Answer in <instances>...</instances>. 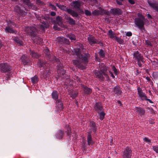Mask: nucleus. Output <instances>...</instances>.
Masks as SVG:
<instances>
[{
	"instance_id": "c03bdc74",
	"label": "nucleus",
	"mask_w": 158,
	"mask_h": 158,
	"mask_svg": "<svg viewBox=\"0 0 158 158\" xmlns=\"http://www.w3.org/2000/svg\"><path fill=\"white\" fill-rule=\"evenodd\" d=\"M115 39L120 44H123L124 41L121 38L116 36Z\"/></svg>"
},
{
	"instance_id": "393cba45",
	"label": "nucleus",
	"mask_w": 158,
	"mask_h": 158,
	"mask_svg": "<svg viewBox=\"0 0 158 158\" xmlns=\"http://www.w3.org/2000/svg\"><path fill=\"white\" fill-rule=\"evenodd\" d=\"M64 130H59L56 134V138L59 139H62L64 135Z\"/></svg>"
},
{
	"instance_id": "f03ea898",
	"label": "nucleus",
	"mask_w": 158,
	"mask_h": 158,
	"mask_svg": "<svg viewBox=\"0 0 158 158\" xmlns=\"http://www.w3.org/2000/svg\"><path fill=\"white\" fill-rule=\"evenodd\" d=\"M24 31L31 37L32 40L37 44H41L43 43V39L40 37L38 35V32L37 29L35 27H25Z\"/></svg>"
},
{
	"instance_id": "774afa93",
	"label": "nucleus",
	"mask_w": 158,
	"mask_h": 158,
	"mask_svg": "<svg viewBox=\"0 0 158 158\" xmlns=\"http://www.w3.org/2000/svg\"><path fill=\"white\" fill-rule=\"evenodd\" d=\"M7 77H6V79L7 80L10 79V73H8L7 74Z\"/></svg>"
},
{
	"instance_id": "0e129e2a",
	"label": "nucleus",
	"mask_w": 158,
	"mask_h": 158,
	"mask_svg": "<svg viewBox=\"0 0 158 158\" xmlns=\"http://www.w3.org/2000/svg\"><path fill=\"white\" fill-rule=\"evenodd\" d=\"M50 6L51 7V8L53 10H57V9L56 6H54V5L50 4Z\"/></svg>"
},
{
	"instance_id": "7c9ffc66",
	"label": "nucleus",
	"mask_w": 158,
	"mask_h": 158,
	"mask_svg": "<svg viewBox=\"0 0 158 158\" xmlns=\"http://www.w3.org/2000/svg\"><path fill=\"white\" fill-rule=\"evenodd\" d=\"M73 7L75 9H79L81 6V4L80 1H73Z\"/></svg>"
},
{
	"instance_id": "f8f14e48",
	"label": "nucleus",
	"mask_w": 158,
	"mask_h": 158,
	"mask_svg": "<svg viewBox=\"0 0 158 158\" xmlns=\"http://www.w3.org/2000/svg\"><path fill=\"white\" fill-rule=\"evenodd\" d=\"M94 108L97 112L104 110V109L101 102H96L94 105Z\"/></svg>"
},
{
	"instance_id": "4c0bfd02",
	"label": "nucleus",
	"mask_w": 158,
	"mask_h": 158,
	"mask_svg": "<svg viewBox=\"0 0 158 158\" xmlns=\"http://www.w3.org/2000/svg\"><path fill=\"white\" fill-rule=\"evenodd\" d=\"M5 30L6 32L10 33H15V31L10 26H7L6 27Z\"/></svg>"
},
{
	"instance_id": "13d9d810",
	"label": "nucleus",
	"mask_w": 158,
	"mask_h": 158,
	"mask_svg": "<svg viewBox=\"0 0 158 158\" xmlns=\"http://www.w3.org/2000/svg\"><path fill=\"white\" fill-rule=\"evenodd\" d=\"M138 16L139 17L138 18H140L142 19H145L144 16L141 14L138 13Z\"/></svg>"
},
{
	"instance_id": "f704fd0d",
	"label": "nucleus",
	"mask_w": 158,
	"mask_h": 158,
	"mask_svg": "<svg viewBox=\"0 0 158 158\" xmlns=\"http://www.w3.org/2000/svg\"><path fill=\"white\" fill-rule=\"evenodd\" d=\"M51 73L49 70H45L43 73V76L44 78H47L50 75Z\"/></svg>"
},
{
	"instance_id": "dca6fc26",
	"label": "nucleus",
	"mask_w": 158,
	"mask_h": 158,
	"mask_svg": "<svg viewBox=\"0 0 158 158\" xmlns=\"http://www.w3.org/2000/svg\"><path fill=\"white\" fill-rule=\"evenodd\" d=\"M15 12L18 14L20 16L24 17L26 14L27 13L21 9L18 6H16L14 9Z\"/></svg>"
},
{
	"instance_id": "c756f323",
	"label": "nucleus",
	"mask_w": 158,
	"mask_h": 158,
	"mask_svg": "<svg viewBox=\"0 0 158 158\" xmlns=\"http://www.w3.org/2000/svg\"><path fill=\"white\" fill-rule=\"evenodd\" d=\"M99 116V118L102 121L104 118L105 116L106 115V113L104 112L103 110L99 111L97 112Z\"/></svg>"
},
{
	"instance_id": "7ed1b4c3",
	"label": "nucleus",
	"mask_w": 158,
	"mask_h": 158,
	"mask_svg": "<svg viewBox=\"0 0 158 158\" xmlns=\"http://www.w3.org/2000/svg\"><path fill=\"white\" fill-rule=\"evenodd\" d=\"M108 67L104 65L102 66L99 70H95L94 72L95 77L100 81H104L106 78V80H109V77L108 74Z\"/></svg>"
},
{
	"instance_id": "69168bd1",
	"label": "nucleus",
	"mask_w": 158,
	"mask_h": 158,
	"mask_svg": "<svg viewBox=\"0 0 158 158\" xmlns=\"http://www.w3.org/2000/svg\"><path fill=\"white\" fill-rule=\"evenodd\" d=\"M69 8H68L66 6H64V7H63L62 10H63L64 11H67L68 13V10Z\"/></svg>"
},
{
	"instance_id": "bf43d9fd",
	"label": "nucleus",
	"mask_w": 158,
	"mask_h": 158,
	"mask_svg": "<svg viewBox=\"0 0 158 158\" xmlns=\"http://www.w3.org/2000/svg\"><path fill=\"white\" fill-rule=\"evenodd\" d=\"M143 140L146 143H151V140L149 139H148L147 138L145 137L143 139Z\"/></svg>"
},
{
	"instance_id": "5701e85b",
	"label": "nucleus",
	"mask_w": 158,
	"mask_h": 158,
	"mask_svg": "<svg viewBox=\"0 0 158 158\" xmlns=\"http://www.w3.org/2000/svg\"><path fill=\"white\" fill-rule=\"evenodd\" d=\"M30 54L31 56L33 58L38 59L40 56V55L37 52H35L34 50H30Z\"/></svg>"
},
{
	"instance_id": "a18cd8bd",
	"label": "nucleus",
	"mask_w": 158,
	"mask_h": 158,
	"mask_svg": "<svg viewBox=\"0 0 158 158\" xmlns=\"http://www.w3.org/2000/svg\"><path fill=\"white\" fill-rule=\"evenodd\" d=\"M152 76L154 79H158V71L153 72L152 73Z\"/></svg>"
},
{
	"instance_id": "4468645a",
	"label": "nucleus",
	"mask_w": 158,
	"mask_h": 158,
	"mask_svg": "<svg viewBox=\"0 0 158 158\" xmlns=\"http://www.w3.org/2000/svg\"><path fill=\"white\" fill-rule=\"evenodd\" d=\"M87 40L89 44L92 46H93L95 44H99L100 42L95 38L93 36H90L88 37Z\"/></svg>"
},
{
	"instance_id": "e433bc0d",
	"label": "nucleus",
	"mask_w": 158,
	"mask_h": 158,
	"mask_svg": "<svg viewBox=\"0 0 158 158\" xmlns=\"http://www.w3.org/2000/svg\"><path fill=\"white\" fill-rule=\"evenodd\" d=\"M115 33L112 31L111 30H109L108 31V35L109 36V37L110 38L113 39L114 38L115 39L116 36L115 35Z\"/></svg>"
},
{
	"instance_id": "603ef678",
	"label": "nucleus",
	"mask_w": 158,
	"mask_h": 158,
	"mask_svg": "<svg viewBox=\"0 0 158 158\" xmlns=\"http://www.w3.org/2000/svg\"><path fill=\"white\" fill-rule=\"evenodd\" d=\"M7 25L8 26H11V25H14L15 23L14 22H12L10 20H9L7 21Z\"/></svg>"
},
{
	"instance_id": "f257e3e1",
	"label": "nucleus",
	"mask_w": 158,
	"mask_h": 158,
	"mask_svg": "<svg viewBox=\"0 0 158 158\" xmlns=\"http://www.w3.org/2000/svg\"><path fill=\"white\" fill-rule=\"evenodd\" d=\"M90 56L88 52L84 53L81 54L78 59L73 60V63L78 68L82 70L85 69L86 67L83 64L86 65L88 64Z\"/></svg>"
},
{
	"instance_id": "052dcab7",
	"label": "nucleus",
	"mask_w": 158,
	"mask_h": 158,
	"mask_svg": "<svg viewBox=\"0 0 158 158\" xmlns=\"http://www.w3.org/2000/svg\"><path fill=\"white\" fill-rule=\"evenodd\" d=\"M74 91L73 89H71L68 91L69 94L70 95V97L72 96V94Z\"/></svg>"
},
{
	"instance_id": "c85d7f7f",
	"label": "nucleus",
	"mask_w": 158,
	"mask_h": 158,
	"mask_svg": "<svg viewBox=\"0 0 158 158\" xmlns=\"http://www.w3.org/2000/svg\"><path fill=\"white\" fill-rule=\"evenodd\" d=\"M74 54L77 56V57L78 58L81 56V50L80 48H77L74 49Z\"/></svg>"
},
{
	"instance_id": "a211bd4d",
	"label": "nucleus",
	"mask_w": 158,
	"mask_h": 158,
	"mask_svg": "<svg viewBox=\"0 0 158 158\" xmlns=\"http://www.w3.org/2000/svg\"><path fill=\"white\" fill-rule=\"evenodd\" d=\"M102 13L107 15H108L109 13L108 11L105 10L103 9H101L100 11L98 10H94L93 11L92 14L94 15H102Z\"/></svg>"
},
{
	"instance_id": "de8ad7c7",
	"label": "nucleus",
	"mask_w": 158,
	"mask_h": 158,
	"mask_svg": "<svg viewBox=\"0 0 158 158\" xmlns=\"http://www.w3.org/2000/svg\"><path fill=\"white\" fill-rule=\"evenodd\" d=\"M112 69L116 75H117L118 74L119 72L117 70L114 66H112Z\"/></svg>"
},
{
	"instance_id": "37998d69",
	"label": "nucleus",
	"mask_w": 158,
	"mask_h": 158,
	"mask_svg": "<svg viewBox=\"0 0 158 158\" xmlns=\"http://www.w3.org/2000/svg\"><path fill=\"white\" fill-rule=\"evenodd\" d=\"M23 1L25 4L28 7L30 8L32 7L33 4L31 3L30 0H23Z\"/></svg>"
},
{
	"instance_id": "aec40b11",
	"label": "nucleus",
	"mask_w": 158,
	"mask_h": 158,
	"mask_svg": "<svg viewBox=\"0 0 158 158\" xmlns=\"http://www.w3.org/2000/svg\"><path fill=\"white\" fill-rule=\"evenodd\" d=\"M90 127L91 128L90 130L91 131H92L94 134H95L97 130V128L96 126V123L93 121L90 122Z\"/></svg>"
},
{
	"instance_id": "a19ab883",
	"label": "nucleus",
	"mask_w": 158,
	"mask_h": 158,
	"mask_svg": "<svg viewBox=\"0 0 158 158\" xmlns=\"http://www.w3.org/2000/svg\"><path fill=\"white\" fill-rule=\"evenodd\" d=\"M67 37L69 38L71 40H76V36L73 34H68L67 35Z\"/></svg>"
},
{
	"instance_id": "79ce46f5",
	"label": "nucleus",
	"mask_w": 158,
	"mask_h": 158,
	"mask_svg": "<svg viewBox=\"0 0 158 158\" xmlns=\"http://www.w3.org/2000/svg\"><path fill=\"white\" fill-rule=\"evenodd\" d=\"M100 57L101 58H103L105 57V52L102 49H100L98 52Z\"/></svg>"
},
{
	"instance_id": "20e7f679",
	"label": "nucleus",
	"mask_w": 158,
	"mask_h": 158,
	"mask_svg": "<svg viewBox=\"0 0 158 158\" xmlns=\"http://www.w3.org/2000/svg\"><path fill=\"white\" fill-rule=\"evenodd\" d=\"M52 62L53 63H56L57 64L56 67L57 73L59 76L62 78H64L65 77L66 79H68L69 76L65 74L66 70L63 69V65L59 59L55 57H54L53 58Z\"/></svg>"
},
{
	"instance_id": "b1692460",
	"label": "nucleus",
	"mask_w": 158,
	"mask_h": 158,
	"mask_svg": "<svg viewBox=\"0 0 158 158\" xmlns=\"http://www.w3.org/2000/svg\"><path fill=\"white\" fill-rule=\"evenodd\" d=\"M35 16L37 19L40 22L42 20H47L48 19V17L42 15H41L35 14Z\"/></svg>"
},
{
	"instance_id": "ea45409f",
	"label": "nucleus",
	"mask_w": 158,
	"mask_h": 158,
	"mask_svg": "<svg viewBox=\"0 0 158 158\" xmlns=\"http://www.w3.org/2000/svg\"><path fill=\"white\" fill-rule=\"evenodd\" d=\"M31 81L33 84L37 83L39 81L38 77L36 75L31 78Z\"/></svg>"
},
{
	"instance_id": "338daca9",
	"label": "nucleus",
	"mask_w": 158,
	"mask_h": 158,
	"mask_svg": "<svg viewBox=\"0 0 158 158\" xmlns=\"http://www.w3.org/2000/svg\"><path fill=\"white\" fill-rule=\"evenodd\" d=\"M132 35V33L131 32H127L126 34V35L127 36H131Z\"/></svg>"
},
{
	"instance_id": "6ab92c4d",
	"label": "nucleus",
	"mask_w": 158,
	"mask_h": 158,
	"mask_svg": "<svg viewBox=\"0 0 158 158\" xmlns=\"http://www.w3.org/2000/svg\"><path fill=\"white\" fill-rule=\"evenodd\" d=\"M122 88L119 86L116 85L114 88L113 91L117 96L120 95L122 93Z\"/></svg>"
},
{
	"instance_id": "e2e57ef3",
	"label": "nucleus",
	"mask_w": 158,
	"mask_h": 158,
	"mask_svg": "<svg viewBox=\"0 0 158 158\" xmlns=\"http://www.w3.org/2000/svg\"><path fill=\"white\" fill-rule=\"evenodd\" d=\"M56 6L58 7L60 9H62V8H63V7H64V5H60V4H59L57 3L56 4Z\"/></svg>"
},
{
	"instance_id": "0eeeda50",
	"label": "nucleus",
	"mask_w": 158,
	"mask_h": 158,
	"mask_svg": "<svg viewBox=\"0 0 158 158\" xmlns=\"http://www.w3.org/2000/svg\"><path fill=\"white\" fill-rule=\"evenodd\" d=\"M132 152L131 148L129 146L124 148L122 152V158H131Z\"/></svg>"
},
{
	"instance_id": "6e6552de",
	"label": "nucleus",
	"mask_w": 158,
	"mask_h": 158,
	"mask_svg": "<svg viewBox=\"0 0 158 158\" xmlns=\"http://www.w3.org/2000/svg\"><path fill=\"white\" fill-rule=\"evenodd\" d=\"M145 19L140 18H136L135 21V25L140 30L142 31L145 30L144 27V20Z\"/></svg>"
},
{
	"instance_id": "58836bf2",
	"label": "nucleus",
	"mask_w": 158,
	"mask_h": 158,
	"mask_svg": "<svg viewBox=\"0 0 158 158\" xmlns=\"http://www.w3.org/2000/svg\"><path fill=\"white\" fill-rule=\"evenodd\" d=\"M17 43L19 44L20 45H22L23 44V41L21 40L18 37H16L13 39Z\"/></svg>"
},
{
	"instance_id": "473e14b6",
	"label": "nucleus",
	"mask_w": 158,
	"mask_h": 158,
	"mask_svg": "<svg viewBox=\"0 0 158 158\" xmlns=\"http://www.w3.org/2000/svg\"><path fill=\"white\" fill-rule=\"evenodd\" d=\"M56 102L57 105L59 106L58 108L60 110H62L63 109V104L62 101L60 99H58L56 100Z\"/></svg>"
},
{
	"instance_id": "8fccbe9b",
	"label": "nucleus",
	"mask_w": 158,
	"mask_h": 158,
	"mask_svg": "<svg viewBox=\"0 0 158 158\" xmlns=\"http://www.w3.org/2000/svg\"><path fill=\"white\" fill-rule=\"evenodd\" d=\"M109 73L110 75L112 77L113 79H114L115 77V76L114 75L112 72L109 69V68L108 67V74Z\"/></svg>"
},
{
	"instance_id": "4be33fe9",
	"label": "nucleus",
	"mask_w": 158,
	"mask_h": 158,
	"mask_svg": "<svg viewBox=\"0 0 158 158\" xmlns=\"http://www.w3.org/2000/svg\"><path fill=\"white\" fill-rule=\"evenodd\" d=\"M138 94L139 96L143 100H144L145 98H147V96L143 92L142 89L139 87L137 88Z\"/></svg>"
},
{
	"instance_id": "ddd939ff",
	"label": "nucleus",
	"mask_w": 158,
	"mask_h": 158,
	"mask_svg": "<svg viewBox=\"0 0 158 158\" xmlns=\"http://www.w3.org/2000/svg\"><path fill=\"white\" fill-rule=\"evenodd\" d=\"M20 60L22 63L24 65H28L30 63L29 58L25 55H23L20 58Z\"/></svg>"
},
{
	"instance_id": "423d86ee",
	"label": "nucleus",
	"mask_w": 158,
	"mask_h": 158,
	"mask_svg": "<svg viewBox=\"0 0 158 158\" xmlns=\"http://www.w3.org/2000/svg\"><path fill=\"white\" fill-rule=\"evenodd\" d=\"M12 70V67L9 64L4 62L0 64V71L2 73H10Z\"/></svg>"
},
{
	"instance_id": "3c124183",
	"label": "nucleus",
	"mask_w": 158,
	"mask_h": 158,
	"mask_svg": "<svg viewBox=\"0 0 158 158\" xmlns=\"http://www.w3.org/2000/svg\"><path fill=\"white\" fill-rule=\"evenodd\" d=\"M145 43L146 45H148V46H150V47H152V45L151 43V42L150 41V40H147L145 41Z\"/></svg>"
},
{
	"instance_id": "49530a36",
	"label": "nucleus",
	"mask_w": 158,
	"mask_h": 158,
	"mask_svg": "<svg viewBox=\"0 0 158 158\" xmlns=\"http://www.w3.org/2000/svg\"><path fill=\"white\" fill-rule=\"evenodd\" d=\"M78 94V92L77 91H74L72 96H71V98H72V99H74L77 96Z\"/></svg>"
},
{
	"instance_id": "9d476101",
	"label": "nucleus",
	"mask_w": 158,
	"mask_h": 158,
	"mask_svg": "<svg viewBox=\"0 0 158 158\" xmlns=\"http://www.w3.org/2000/svg\"><path fill=\"white\" fill-rule=\"evenodd\" d=\"M147 2L150 7L158 12V2L155 0H148Z\"/></svg>"
},
{
	"instance_id": "cd10ccee",
	"label": "nucleus",
	"mask_w": 158,
	"mask_h": 158,
	"mask_svg": "<svg viewBox=\"0 0 158 158\" xmlns=\"http://www.w3.org/2000/svg\"><path fill=\"white\" fill-rule=\"evenodd\" d=\"M112 13L114 15H120L122 14V11L120 9L118 8H114L111 9Z\"/></svg>"
},
{
	"instance_id": "680f3d73",
	"label": "nucleus",
	"mask_w": 158,
	"mask_h": 158,
	"mask_svg": "<svg viewBox=\"0 0 158 158\" xmlns=\"http://www.w3.org/2000/svg\"><path fill=\"white\" fill-rule=\"evenodd\" d=\"M56 6L58 7L60 9H62V8H63V7H64V5H60V4H59L57 3L56 4Z\"/></svg>"
},
{
	"instance_id": "09e8293b",
	"label": "nucleus",
	"mask_w": 158,
	"mask_h": 158,
	"mask_svg": "<svg viewBox=\"0 0 158 158\" xmlns=\"http://www.w3.org/2000/svg\"><path fill=\"white\" fill-rule=\"evenodd\" d=\"M84 12L86 16H89L91 15V11L85 9Z\"/></svg>"
},
{
	"instance_id": "72a5a7b5",
	"label": "nucleus",
	"mask_w": 158,
	"mask_h": 158,
	"mask_svg": "<svg viewBox=\"0 0 158 158\" xmlns=\"http://www.w3.org/2000/svg\"><path fill=\"white\" fill-rule=\"evenodd\" d=\"M46 64V62L41 61L40 60H39L37 63L38 66L40 68L43 67L44 68Z\"/></svg>"
},
{
	"instance_id": "f3484780",
	"label": "nucleus",
	"mask_w": 158,
	"mask_h": 158,
	"mask_svg": "<svg viewBox=\"0 0 158 158\" xmlns=\"http://www.w3.org/2000/svg\"><path fill=\"white\" fill-rule=\"evenodd\" d=\"M81 86L85 95H88L92 93V90L91 89L83 85H81Z\"/></svg>"
},
{
	"instance_id": "bb28decb",
	"label": "nucleus",
	"mask_w": 158,
	"mask_h": 158,
	"mask_svg": "<svg viewBox=\"0 0 158 158\" xmlns=\"http://www.w3.org/2000/svg\"><path fill=\"white\" fill-rule=\"evenodd\" d=\"M68 13L71 15L73 17H77L79 15L77 12L70 9H69L68 10Z\"/></svg>"
},
{
	"instance_id": "5fc2aeb1",
	"label": "nucleus",
	"mask_w": 158,
	"mask_h": 158,
	"mask_svg": "<svg viewBox=\"0 0 158 158\" xmlns=\"http://www.w3.org/2000/svg\"><path fill=\"white\" fill-rule=\"evenodd\" d=\"M71 129L67 130V135L69 136V137H71Z\"/></svg>"
},
{
	"instance_id": "2f4dec72",
	"label": "nucleus",
	"mask_w": 158,
	"mask_h": 158,
	"mask_svg": "<svg viewBox=\"0 0 158 158\" xmlns=\"http://www.w3.org/2000/svg\"><path fill=\"white\" fill-rule=\"evenodd\" d=\"M56 21L58 25L62 27L63 23H62V18L60 16H57L56 17Z\"/></svg>"
},
{
	"instance_id": "9b49d317",
	"label": "nucleus",
	"mask_w": 158,
	"mask_h": 158,
	"mask_svg": "<svg viewBox=\"0 0 158 158\" xmlns=\"http://www.w3.org/2000/svg\"><path fill=\"white\" fill-rule=\"evenodd\" d=\"M56 41L58 44L62 45L65 44H70L69 40L63 37L59 36L57 37L56 38Z\"/></svg>"
},
{
	"instance_id": "412c9836",
	"label": "nucleus",
	"mask_w": 158,
	"mask_h": 158,
	"mask_svg": "<svg viewBox=\"0 0 158 158\" xmlns=\"http://www.w3.org/2000/svg\"><path fill=\"white\" fill-rule=\"evenodd\" d=\"M92 131H90L88 133V135L87 136V140L88 144L89 145H92L94 144V142L93 141L92 138L91 136Z\"/></svg>"
},
{
	"instance_id": "2eb2a0df",
	"label": "nucleus",
	"mask_w": 158,
	"mask_h": 158,
	"mask_svg": "<svg viewBox=\"0 0 158 158\" xmlns=\"http://www.w3.org/2000/svg\"><path fill=\"white\" fill-rule=\"evenodd\" d=\"M135 110L136 114L142 117L145 113V110L144 109L140 107H136L135 108Z\"/></svg>"
},
{
	"instance_id": "4d7b16f0",
	"label": "nucleus",
	"mask_w": 158,
	"mask_h": 158,
	"mask_svg": "<svg viewBox=\"0 0 158 158\" xmlns=\"http://www.w3.org/2000/svg\"><path fill=\"white\" fill-rule=\"evenodd\" d=\"M153 150L156 153H158V146H153Z\"/></svg>"
},
{
	"instance_id": "864d4df0",
	"label": "nucleus",
	"mask_w": 158,
	"mask_h": 158,
	"mask_svg": "<svg viewBox=\"0 0 158 158\" xmlns=\"http://www.w3.org/2000/svg\"><path fill=\"white\" fill-rule=\"evenodd\" d=\"M77 46L78 47H79V48H80V49H81V50H83L84 49V46L81 43H79L77 44Z\"/></svg>"
},
{
	"instance_id": "39448f33",
	"label": "nucleus",
	"mask_w": 158,
	"mask_h": 158,
	"mask_svg": "<svg viewBox=\"0 0 158 158\" xmlns=\"http://www.w3.org/2000/svg\"><path fill=\"white\" fill-rule=\"evenodd\" d=\"M133 59L137 62V64L139 67L143 66V64L145 63L144 59L143 54L138 51H135L133 54Z\"/></svg>"
},
{
	"instance_id": "a878e982",
	"label": "nucleus",
	"mask_w": 158,
	"mask_h": 158,
	"mask_svg": "<svg viewBox=\"0 0 158 158\" xmlns=\"http://www.w3.org/2000/svg\"><path fill=\"white\" fill-rule=\"evenodd\" d=\"M65 19L68 20V23L70 25H73L75 24V21L70 16H67L65 17Z\"/></svg>"
},
{
	"instance_id": "6e6d98bb",
	"label": "nucleus",
	"mask_w": 158,
	"mask_h": 158,
	"mask_svg": "<svg viewBox=\"0 0 158 158\" xmlns=\"http://www.w3.org/2000/svg\"><path fill=\"white\" fill-rule=\"evenodd\" d=\"M46 52H47V53L45 55L46 57H47V58L48 59L50 58V55L49 53L48 52V50H47L45 51Z\"/></svg>"
},
{
	"instance_id": "c9c22d12",
	"label": "nucleus",
	"mask_w": 158,
	"mask_h": 158,
	"mask_svg": "<svg viewBox=\"0 0 158 158\" xmlns=\"http://www.w3.org/2000/svg\"><path fill=\"white\" fill-rule=\"evenodd\" d=\"M52 98L55 100H56L58 99V95L57 92L55 90L52 92Z\"/></svg>"
},
{
	"instance_id": "1a4fd4ad",
	"label": "nucleus",
	"mask_w": 158,
	"mask_h": 158,
	"mask_svg": "<svg viewBox=\"0 0 158 158\" xmlns=\"http://www.w3.org/2000/svg\"><path fill=\"white\" fill-rule=\"evenodd\" d=\"M49 20V18L48 17V19L47 20H42L40 22L42 24H40L39 26V28L44 32L45 29L48 28L49 26V24L48 22Z\"/></svg>"
}]
</instances>
